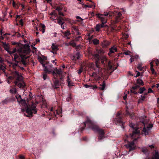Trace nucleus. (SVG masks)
<instances>
[{
	"instance_id": "f257e3e1",
	"label": "nucleus",
	"mask_w": 159,
	"mask_h": 159,
	"mask_svg": "<svg viewBox=\"0 0 159 159\" xmlns=\"http://www.w3.org/2000/svg\"><path fill=\"white\" fill-rule=\"evenodd\" d=\"M12 44L16 45L15 48H17V52L18 54H13L14 61L17 63L21 62L25 66H26L27 63L26 60L29 57L26 55L29 54L31 51L29 45L25 44L23 46L20 43L15 42L12 43Z\"/></svg>"
},
{
	"instance_id": "f03ea898",
	"label": "nucleus",
	"mask_w": 159,
	"mask_h": 159,
	"mask_svg": "<svg viewBox=\"0 0 159 159\" xmlns=\"http://www.w3.org/2000/svg\"><path fill=\"white\" fill-rule=\"evenodd\" d=\"M86 124L89 128L92 129L94 132H97L98 134V141H101L105 137V133L104 130L100 128L98 126L95 125L94 122L91 120L90 118L88 116L86 117V120L85 122L82 124L83 126L80 128V131L81 132H82L85 129Z\"/></svg>"
},
{
	"instance_id": "7ed1b4c3",
	"label": "nucleus",
	"mask_w": 159,
	"mask_h": 159,
	"mask_svg": "<svg viewBox=\"0 0 159 159\" xmlns=\"http://www.w3.org/2000/svg\"><path fill=\"white\" fill-rule=\"evenodd\" d=\"M17 66H18L17 64H15L13 66L14 70L12 72V76H10L9 78L10 79H14V83L15 85L18 86L21 89L25 90L26 85L24 81L21 82L23 79L22 76L17 70L16 68Z\"/></svg>"
},
{
	"instance_id": "20e7f679",
	"label": "nucleus",
	"mask_w": 159,
	"mask_h": 159,
	"mask_svg": "<svg viewBox=\"0 0 159 159\" xmlns=\"http://www.w3.org/2000/svg\"><path fill=\"white\" fill-rule=\"evenodd\" d=\"M16 98L17 99V102L19 104H20L23 106L27 107L26 111L28 115H27L25 114V116L32 117L33 116V114H35L37 113V109L36 108V107L35 106L32 105L30 107H28L25 100V99H22L21 98V95L18 94L16 95Z\"/></svg>"
},
{
	"instance_id": "39448f33",
	"label": "nucleus",
	"mask_w": 159,
	"mask_h": 159,
	"mask_svg": "<svg viewBox=\"0 0 159 159\" xmlns=\"http://www.w3.org/2000/svg\"><path fill=\"white\" fill-rule=\"evenodd\" d=\"M96 51V53H95L94 55V56L97 59L98 62L100 59L101 62L102 64L104 66L107 65H109L110 64V61H107V58L105 56H103L100 57V54L104 53V50L101 48L99 49H97Z\"/></svg>"
},
{
	"instance_id": "423d86ee",
	"label": "nucleus",
	"mask_w": 159,
	"mask_h": 159,
	"mask_svg": "<svg viewBox=\"0 0 159 159\" xmlns=\"http://www.w3.org/2000/svg\"><path fill=\"white\" fill-rule=\"evenodd\" d=\"M130 129L129 131V137L133 139L135 138L137 134H140L139 128L136 125L132 123L129 124Z\"/></svg>"
},
{
	"instance_id": "0eeeda50",
	"label": "nucleus",
	"mask_w": 159,
	"mask_h": 159,
	"mask_svg": "<svg viewBox=\"0 0 159 159\" xmlns=\"http://www.w3.org/2000/svg\"><path fill=\"white\" fill-rule=\"evenodd\" d=\"M97 16L100 19L102 22L101 24H98L96 25L95 27V30L98 32H99L101 28H104L105 27H107V25L104 24L107 22V19L106 17L103 16V15L98 14H97Z\"/></svg>"
},
{
	"instance_id": "6e6552de",
	"label": "nucleus",
	"mask_w": 159,
	"mask_h": 159,
	"mask_svg": "<svg viewBox=\"0 0 159 159\" xmlns=\"http://www.w3.org/2000/svg\"><path fill=\"white\" fill-rule=\"evenodd\" d=\"M116 117L113 120L114 122L116 125H122V127L124 128V124L122 120V117L120 113L118 112L116 115Z\"/></svg>"
},
{
	"instance_id": "1a4fd4ad",
	"label": "nucleus",
	"mask_w": 159,
	"mask_h": 159,
	"mask_svg": "<svg viewBox=\"0 0 159 159\" xmlns=\"http://www.w3.org/2000/svg\"><path fill=\"white\" fill-rule=\"evenodd\" d=\"M153 126V125L152 124H149L147 127L144 126L142 130V134H143L145 136L149 135L152 128Z\"/></svg>"
},
{
	"instance_id": "9d476101",
	"label": "nucleus",
	"mask_w": 159,
	"mask_h": 159,
	"mask_svg": "<svg viewBox=\"0 0 159 159\" xmlns=\"http://www.w3.org/2000/svg\"><path fill=\"white\" fill-rule=\"evenodd\" d=\"M141 151L146 156V157L144 159H152V158L149 157L150 151L148 150V148L146 147L142 148Z\"/></svg>"
},
{
	"instance_id": "9b49d317",
	"label": "nucleus",
	"mask_w": 159,
	"mask_h": 159,
	"mask_svg": "<svg viewBox=\"0 0 159 159\" xmlns=\"http://www.w3.org/2000/svg\"><path fill=\"white\" fill-rule=\"evenodd\" d=\"M126 147L127 149H129V152L134 150L135 148L134 143L133 141L132 142H128L127 144L126 145Z\"/></svg>"
},
{
	"instance_id": "f8f14e48",
	"label": "nucleus",
	"mask_w": 159,
	"mask_h": 159,
	"mask_svg": "<svg viewBox=\"0 0 159 159\" xmlns=\"http://www.w3.org/2000/svg\"><path fill=\"white\" fill-rule=\"evenodd\" d=\"M54 80H53L54 84H52V87L54 89H56L60 86V82L56 77H54Z\"/></svg>"
},
{
	"instance_id": "ddd939ff",
	"label": "nucleus",
	"mask_w": 159,
	"mask_h": 159,
	"mask_svg": "<svg viewBox=\"0 0 159 159\" xmlns=\"http://www.w3.org/2000/svg\"><path fill=\"white\" fill-rule=\"evenodd\" d=\"M114 14L116 16V22L117 23L119 20H121L122 19L121 17L122 14L120 12H118L116 11H115L114 12Z\"/></svg>"
},
{
	"instance_id": "4468645a",
	"label": "nucleus",
	"mask_w": 159,
	"mask_h": 159,
	"mask_svg": "<svg viewBox=\"0 0 159 159\" xmlns=\"http://www.w3.org/2000/svg\"><path fill=\"white\" fill-rule=\"evenodd\" d=\"M111 43V42L106 39H103L100 45L103 48H107Z\"/></svg>"
},
{
	"instance_id": "2eb2a0df",
	"label": "nucleus",
	"mask_w": 159,
	"mask_h": 159,
	"mask_svg": "<svg viewBox=\"0 0 159 159\" xmlns=\"http://www.w3.org/2000/svg\"><path fill=\"white\" fill-rule=\"evenodd\" d=\"M15 100V98H7L5 100H3L2 103L3 105L7 104Z\"/></svg>"
},
{
	"instance_id": "dca6fc26",
	"label": "nucleus",
	"mask_w": 159,
	"mask_h": 159,
	"mask_svg": "<svg viewBox=\"0 0 159 159\" xmlns=\"http://www.w3.org/2000/svg\"><path fill=\"white\" fill-rule=\"evenodd\" d=\"M0 43L2 44V46L4 49L7 51L8 53L9 52H10V46L9 45L8 43H6V42H3V41H0Z\"/></svg>"
},
{
	"instance_id": "f3484780",
	"label": "nucleus",
	"mask_w": 159,
	"mask_h": 159,
	"mask_svg": "<svg viewBox=\"0 0 159 159\" xmlns=\"http://www.w3.org/2000/svg\"><path fill=\"white\" fill-rule=\"evenodd\" d=\"M51 48L52 51L51 52L54 54H57V52L58 50V45L53 43L52 45Z\"/></svg>"
},
{
	"instance_id": "a211bd4d",
	"label": "nucleus",
	"mask_w": 159,
	"mask_h": 159,
	"mask_svg": "<svg viewBox=\"0 0 159 159\" xmlns=\"http://www.w3.org/2000/svg\"><path fill=\"white\" fill-rule=\"evenodd\" d=\"M117 52V48L114 46L109 49V52L108 53V55L109 56H110L111 54L114 53L115 52Z\"/></svg>"
},
{
	"instance_id": "6ab92c4d",
	"label": "nucleus",
	"mask_w": 159,
	"mask_h": 159,
	"mask_svg": "<svg viewBox=\"0 0 159 159\" xmlns=\"http://www.w3.org/2000/svg\"><path fill=\"white\" fill-rule=\"evenodd\" d=\"M45 61H44L43 59L41 58L40 61V62L42 65L43 66V67L44 71H46V72H51L52 71H49L48 70V66H45L46 63H44Z\"/></svg>"
},
{
	"instance_id": "aec40b11",
	"label": "nucleus",
	"mask_w": 159,
	"mask_h": 159,
	"mask_svg": "<svg viewBox=\"0 0 159 159\" xmlns=\"http://www.w3.org/2000/svg\"><path fill=\"white\" fill-rule=\"evenodd\" d=\"M80 53L79 52L76 53L71 58L72 60L75 61L76 60H79L80 59Z\"/></svg>"
},
{
	"instance_id": "412c9836",
	"label": "nucleus",
	"mask_w": 159,
	"mask_h": 159,
	"mask_svg": "<svg viewBox=\"0 0 159 159\" xmlns=\"http://www.w3.org/2000/svg\"><path fill=\"white\" fill-rule=\"evenodd\" d=\"M95 64L96 66L93 67V69L95 71V72H96L97 73H98L100 69V67L97 61H96Z\"/></svg>"
},
{
	"instance_id": "4be33fe9",
	"label": "nucleus",
	"mask_w": 159,
	"mask_h": 159,
	"mask_svg": "<svg viewBox=\"0 0 159 159\" xmlns=\"http://www.w3.org/2000/svg\"><path fill=\"white\" fill-rule=\"evenodd\" d=\"M62 35L63 37L65 38L66 37L69 36L71 34V33L69 30H68L65 31H62Z\"/></svg>"
},
{
	"instance_id": "5701e85b",
	"label": "nucleus",
	"mask_w": 159,
	"mask_h": 159,
	"mask_svg": "<svg viewBox=\"0 0 159 159\" xmlns=\"http://www.w3.org/2000/svg\"><path fill=\"white\" fill-rule=\"evenodd\" d=\"M136 83L140 86H143L144 84L143 81L140 78L137 79Z\"/></svg>"
},
{
	"instance_id": "b1692460",
	"label": "nucleus",
	"mask_w": 159,
	"mask_h": 159,
	"mask_svg": "<svg viewBox=\"0 0 159 159\" xmlns=\"http://www.w3.org/2000/svg\"><path fill=\"white\" fill-rule=\"evenodd\" d=\"M84 86L86 88H90L92 89H96L97 88V87L96 85H89L87 84H85L84 85Z\"/></svg>"
},
{
	"instance_id": "393cba45",
	"label": "nucleus",
	"mask_w": 159,
	"mask_h": 159,
	"mask_svg": "<svg viewBox=\"0 0 159 159\" xmlns=\"http://www.w3.org/2000/svg\"><path fill=\"white\" fill-rule=\"evenodd\" d=\"M64 19L61 17H60L57 20V23L59 25H61L62 24H63L64 23V22H63V20H64Z\"/></svg>"
},
{
	"instance_id": "a878e982",
	"label": "nucleus",
	"mask_w": 159,
	"mask_h": 159,
	"mask_svg": "<svg viewBox=\"0 0 159 159\" xmlns=\"http://www.w3.org/2000/svg\"><path fill=\"white\" fill-rule=\"evenodd\" d=\"M100 87H98V89L101 90H104L106 86V84L105 81H103L102 84H100Z\"/></svg>"
},
{
	"instance_id": "bb28decb",
	"label": "nucleus",
	"mask_w": 159,
	"mask_h": 159,
	"mask_svg": "<svg viewBox=\"0 0 159 159\" xmlns=\"http://www.w3.org/2000/svg\"><path fill=\"white\" fill-rule=\"evenodd\" d=\"M69 43L70 45L72 46L73 47H76V49H78L79 47H80V45L76 47V43L73 41H71Z\"/></svg>"
},
{
	"instance_id": "cd10ccee",
	"label": "nucleus",
	"mask_w": 159,
	"mask_h": 159,
	"mask_svg": "<svg viewBox=\"0 0 159 159\" xmlns=\"http://www.w3.org/2000/svg\"><path fill=\"white\" fill-rule=\"evenodd\" d=\"M46 26L45 25L43 24H40V30L43 33L45 31V28Z\"/></svg>"
},
{
	"instance_id": "c85d7f7f",
	"label": "nucleus",
	"mask_w": 159,
	"mask_h": 159,
	"mask_svg": "<svg viewBox=\"0 0 159 159\" xmlns=\"http://www.w3.org/2000/svg\"><path fill=\"white\" fill-rule=\"evenodd\" d=\"M16 52H17V48H13L12 51H10V52H9V53L11 56L14 53V54L16 53Z\"/></svg>"
},
{
	"instance_id": "c756f323",
	"label": "nucleus",
	"mask_w": 159,
	"mask_h": 159,
	"mask_svg": "<svg viewBox=\"0 0 159 159\" xmlns=\"http://www.w3.org/2000/svg\"><path fill=\"white\" fill-rule=\"evenodd\" d=\"M139 91L138 92V93H140V94H142L143 93L144 91H145L146 90V89L145 88L143 87H140L139 88Z\"/></svg>"
},
{
	"instance_id": "7c9ffc66",
	"label": "nucleus",
	"mask_w": 159,
	"mask_h": 159,
	"mask_svg": "<svg viewBox=\"0 0 159 159\" xmlns=\"http://www.w3.org/2000/svg\"><path fill=\"white\" fill-rule=\"evenodd\" d=\"M45 66H48V68L49 70H52V65L51 64H49L48 62H47V61L46 62Z\"/></svg>"
},
{
	"instance_id": "2f4dec72",
	"label": "nucleus",
	"mask_w": 159,
	"mask_h": 159,
	"mask_svg": "<svg viewBox=\"0 0 159 159\" xmlns=\"http://www.w3.org/2000/svg\"><path fill=\"white\" fill-rule=\"evenodd\" d=\"M56 72V75H60L61 74L62 71L61 70H59L57 69V68H56L54 69Z\"/></svg>"
},
{
	"instance_id": "473e14b6",
	"label": "nucleus",
	"mask_w": 159,
	"mask_h": 159,
	"mask_svg": "<svg viewBox=\"0 0 159 159\" xmlns=\"http://www.w3.org/2000/svg\"><path fill=\"white\" fill-rule=\"evenodd\" d=\"M152 158V159H159V154L158 152H156L154 157Z\"/></svg>"
},
{
	"instance_id": "72a5a7b5",
	"label": "nucleus",
	"mask_w": 159,
	"mask_h": 159,
	"mask_svg": "<svg viewBox=\"0 0 159 159\" xmlns=\"http://www.w3.org/2000/svg\"><path fill=\"white\" fill-rule=\"evenodd\" d=\"M47 73H48V72H46V71H44V73L42 74L43 78L44 80L48 79V75L47 74Z\"/></svg>"
},
{
	"instance_id": "f704fd0d",
	"label": "nucleus",
	"mask_w": 159,
	"mask_h": 159,
	"mask_svg": "<svg viewBox=\"0 0 159 159\" xmlns=\"http://www.w3.org/2000/svg\"><path fill=\"white\" fill-rule=\"evenodd\" d=\"M92 42L94 45H98L99 44V41L97 39H94L92 40Z\"/></svg>"
},
{
	"instance_id": "c9c22d12",
	"label": "nucleus",
	"mask_w": 159,
	"mask_h": 159,
	"mask_svg": "<svg viewBox=\"0 0 159 159\" xmlns=\"http://www.w3.org/2000/svg\"><path fill=\"white\" fill-rule=\"evenodd\" d=\"M135 85H134L132 87V89L133 90H135L139 89L140 86L138 84H134Z\"/></svg>"
},
{
	"instance_id": "e433bc0d",
	"label": "nucleus",
	"mask_w": 159,
	"mask_h": 159,
	"mask_svg": "<svg viewBox=\"0 0 159 159\" xmlns=\"http://www.w3.org/2000/svg\"><path fill=\"white\" fill-rule=\"evenodd\" d=\"M72 99V96L71 94H68V97L66 98V101L68 102H70Z\"/></svg>"
},
{
	"instance_id": "4c0bfd02",
	"label": "nucleus",
	"mask_w": 159,
	"mask_h": 159,
	"mask_svg": "<svg viewBox=\"0 0 159 159\" xmlns=\"http://www.w3.org/2000/svg\"><path fill=\"white\" fill-rule=\"evenodd\" d=\"M6 68L2 64H0V70H2L3 72H5Z\"/></svg>"
},
{
	"instance_id": "58836bf2",
	"label": "nucleus",
	"mask_w": 159,
	"mask_h": 159,
	"mask_svg": "<svg viewBox=\"0 0 159 159\" xmlns=\"http://www.w3.org/2000/svg\"><path fill=\"white\" fill-rule=\"evenodd\" d=\"M60 77V80H59L60 82H63L64 81V76H63L61 74L59 75Z\"/></svg>"
},
{
	"instance_id": "ea45409f",
	"label": "nucleus",
	"mask_w": 159,
	"mask_h": 159,
	"mask_svg": "<svg viewBox=\"0 0 159 159\" xmlns=\"http://www.w3.org/2000/svg\"><path fill=\"white\" fill-rule=\"evenodd\" d=\"M137 68L138 70L140 71L142 70H143V68L142 67V65L141 64H139L138 65Z\"/></svg>"
},
{
	"instance_id": "a19ab883",
	"label": "nucleus",
	"mask_w": 159,
	"mask_h": 159,
	"mask_svg": "<svg viewBox=\"0 0 159 159\" xmlns=\"http://www.w3.org/2000/svg\"><path fill=\"white\" fill-rule=\"evenodd\" d=\"M135 58H136V57L134 56H132L131 57V58L129 59V60L130 61V63H132L133 61H134V59Z\"/></svg>"
},
{
	"instance_id": "79ce46f5",
	"label": "nucleus",
	"mask_w": 159,
	"mask_h": 159,
	"mask_svg": "<svg viewBox=\"0 0 159 159\" xmlns=\"http://www.w3.org/2000/svg\"><path fill=\"white\" fill-rule=\"evenodd\" d=\"M76 18L78 19V20H77L78 21L81 22L83 20V19H82V18H81L80 17L78 16H77L76 17Z\"/></svg>"
},
{
	"instance_id": "37998d69",
	"label": "nucleus",
	"mask_w": 159,
	"mask_h": 159,
	"mask_svg": "<svg viewBox=\"0 0 159 159\" xmlns=\"http://www.w3.org/2000/svg\"><path fill=\"white\" fill-rule=\"evenodd\" d=\"M82 38V36H79L78 37H75V40L76 41H79L80 39Z\"/></svg>"
},
{
	"instance_id": "c03bdc74",
	"label": "nucleus",
	"mask_w": 159,
	"mask_h": 159,
	"mask_svg": "<svg viewBox=\"0 0 159 159\" xmlns=\"http://www.w3.org/2000/svg\"><path fill=\"white\" fill-rule=\"evenodd\" d=\"M11 2H12V6L14 7H16V4L15 2L13 0H11L10 2L11 3Z\"/></svg>"
},
{
	"instance_id": "a18cd8bd",
	"label": "nucleus",
	"mask_w": 159,
	"mask_h": 159,
	"mask_svg": "<svg viewBox=\"0 0 159 159\" xmlns=\"http://www.w3.org/2000/svg\"><path fill=\"white\" fill-rule=\"evenodd\" d=\"M50 71H52L51 72H48V73H52V74L54 76V77H55L54 76L55 75H57L56 73V72L54 70L53 71L52 70V69L51 70H50Z\"/></svg>"
},
{
	"instance_id": "49530a36",
	"label": "nucleus",
	"mask_w": 159,
	"mask_h": 159,
	"mask_svg": "<svg viewBox=\"0 0 159 159\" xmlns=\"http://www.w3.org/2000/svg\"><path fill=\"white\" fill-rule=\"evenodd\" d=\"M50 113L49 114V115H50V116H52L53 115V114H54V115H55V112H53V109H52V108H51L50 110Z\"/></svg>"
},
{
	"instance_id": "de8ad7c7",
	"label": "nucleus",
	"mask_w": 159,
	"mask_h": 159,
	"mask_svg": "<svg viewBox=\"0 0 159 159\" xmlns=\"http://www.w3.org/2000/svg\"><path fill=\"white\" fill-rule=\"evenodd\" d=\"M92 2L93 3V4L91 5H89V7L92 8H94L95 7V6L94 5V2Z\"/></svg>"
},
{
	"instance_id": "09e8293b",
	"label": "nucleus",
	"mask_w": 159,
	"mask_h": 159,
	"mask_svg": "<svg viewBox=\"0 0 159 159\" xmlns=\"http://www.w3.org/2000/svg\"><path fill=\"white\" fill-rule=\"evenodd\" d=\"M46 1L47 2V3H49L50 4H51L52 0H43V2L44 3Z\"/></svg>"
},
{
	"instance_id": "8fccbe9b",
	"label": "nucleus",
	"mask_w": 159,
	"mask_h": 159,
	"mask_svg": "<svg viewBox=\"0 0 159 159\" xmlns=\"http://www.w3.org/2000/svg\"><path fill=\"white\" fill-rule=\"evenodd\" d=\"M73 28L75 32L77 31L78 30H79V29L78 28V27L77 26H73Z\"/></svg>"
},
{
	"instance_id": "3c124183",
	"label": "nucleus",
	"mask_w": 159,
	"mask_h": 159,
	"mask_svg": "<svg viewBox=\"0 0 159 159\" xmlns=\"http://www.w3.org/2000/svg\"><path fill=\"white\" fill-rule=\"evenodd\" d=\"M131 53L130 51H127L126 52H124V54L126 55H129V54Z\"/></svg>"
},
{
	"instance_id": "603ef678",
	"label": "nucleus",
	"mask_w": 159,
	"mask_h": 159,
	"mask_svg": "<svg viewBox=\"0 0 159 159\" xmlns=\"http://www.w3.org/2000/svg\"><path fill=\"white\" fill-rule=\"evenodd\" d=\"M98 73H97V72H93V75H94V77H97V76H98Z\"/></svg>"
},
{
	"instance_id": "864d4df0",
	"label": "nucleus",
	"mask_w": 159,
	"mask_h": 159,
	"mask_svg": "<svg viewBox=\"0 0 159 159\" xmlns=\"http://www.w3.org/2000/svg\"><path fill=\"white\" fill-rule=\"evenodd\" d=\"M141 100L143 101H144L145 99L146 98V96H143L141 95Z\"/></svg>"
},
{
	"instance_id": "5fc2aeb1",
	"label": "nucleus",
	"mask_w": 159,
	"mask_h": 159,
	"mask_svg": "<svg viewBox=\"0 0 159 159\" xmlns=\"http://www.w3.org/2000/svg\"><path fill=\"white\" fill-rule=\"evenodd\" d=\"M19 23L20 24V25L22 26H23V22L22 19H20L19 21Z\"/></svg>"
},
{
	"instance_id": "6e6d98bb",
	"label": "nucleus",
	"mask_w": 159,
	"mask_h": 159,
	"mask_svg": "<svg viewBox=\"0 0 159 159\" xmlns=\"http://www.w3.org/2000/svg\"><path fill=\"white\" fill-rule=\"evenodd\" d=\"M130 91L131 93H134L135 94H137L138 93V92H137L136 91L133 90H131Z\"/></svg>"
},
{
	"instance_id": "4d7b16f0",
	"label": "nucleus",
	"mask_w": 159,
	"mask_h": 159,
	"mask_svg": "<svg viewBox=\"0 0 159 159\" xmlns=\"http://www.w3.org/2000/svg\"><path fill=\"white\" fill-rule=\"evenodd\" d=\"M151 70L152 71V74H155V71L154 69L152 67V68H151Z\"/></svg>"
},
{
	"instance_id": "13d9d810",
	"label": "nucleus",
	"mask_w": 159,
	"mask_h": 159,
	"mask_svg": "<svg viewBox=\"0 0 159 159\" xmlns=\"http://www.w3.org/2000/svg\"><path fill=\"white\" fill-rule=\"evenodd\" d=\"M153 90L152 89H151V88H149L148 89V93H153Z\"/></svg>"
},
{
	"instance_id": "bf43d9fd",
	"label": "nucleus",
	"mask_w": 159,
	"mask_h": 159,
	"mask_svg": "<svg viewBox=\"0 0 159 159\" xmlns=\"http://www.w3.org/2000/svg\"><path fill=\"white\" fill-rule=\"evenodd\" d=\"M136 71L137 72V73L136 76H135V77H137L140 75V73L139 72L137 71Z\"/></svg>"
},
{
	"instance_id": "052dcab7",
	"label": "nucleus",
	"mask_w": 159,
	"mask_h": 159,
	"mask_svg": "<svg viewBox=\"0 0 159 159\" xmlns=\"http://www.w3.org/2000/svg\"><path fill=\"white\" fill-rule=\"evenodd\" d=\"M103 15V16L105 17V16H107L109 15V14L108 13L106 12Z\"/></svg>"
},
{
	"instance_id": "680f3d73",
	"label": "nucleus",
	"mask_w": 159,
	"mask_h": 159,
	"mask_svg": "<svg viewBox=\"0 0 159 159\" xmlns=\"http://www.w3.org/2000/svg\"><path fill=\"white\" fill-rule=\"evenodd\" d=\"M19 158L20 159H25V157L24 156L22 155H20L19 156Z\"/></svg>"
},
{
	"instance_id": "e2e57ef3",
	"label": "nucleus",
	"mask_w": 159,
	"mask_h": 159,
	"mask_svg": "<svg viewBox=\"0 0 159 159\" xmlns=\"http://www.w3.org/2000/svg\"><path fill=\"white\" fill-rule=\"evenodd\" d=\"M4 39V37L2 35L0 36V42L2 41L1 40H3Z\"/></svg>"
},
{
	"instance_id": "0e129e2a",
	"label": "nucleus",
	"mask_w": 159,
	"mask_h": 159,
	"mask_svg": "<svg viewBox=\"0 0 159 159\" xmlns=\"http://www.w3.org/2000/svg\"><path fill=\"white\" fill-rule=\"evenodd\" d=\"M59 14L60 16H64L63 13L62 12H61V11H59Z\"/></svg>"
},
{
	"instance_id": "69168bd1",
	"label": "nucleus",
	"mask_w": 159,
	"mask_h": 159,
	"mask_svg": "<svg viewBox=\"0 0 159 159\" xmlns=\"http://www.w3.org/2000/svg\"><path fill=\"white\" fill-rule=\"evenodd\" d=\"M84 8H87V7H89V5L84 4V6L83 7Z\"/></svg>"
},
{
	"instance_id": "338daca9",
	"label": "nucleus",
	"mask_w": 159,
	"mask_h": 159,
	"mask_svg": "<svg viewBox=\"0 0 159 159\" xmlns=\"http://www.w3.org/2000/svg\"><path fill=\"white\" fill-rule=\"evenodd\" d=\"M16 35L18 37H20L21 36V35L19 33H17V34H16Z\"/></svg>"
},
{
	"instance_id": "774afa93",
	"label": "nucleus",
	"mask_w": 159,
	"mask_h": 159,
	"mask_svg": "<svg viewBox=\"0 0 159 159\" xmlns=\"http://www.w3.org/2000/svg\"><path fill=\"white\" fill-rule=\"evenodd\" d=\"M156 63L157 65L159 64V60L158 59H157L156 61Z\"/></svg>"
}]
</instances>
